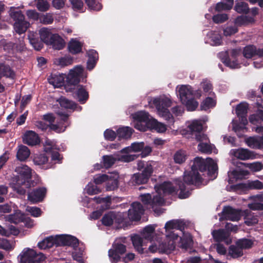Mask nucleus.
<instances>
[{
    "instance_id": "nucleus-1",
    "label": "nucleus",
    "mask_w": 263,
    "mask_h": 263,
    "mask_svg": "<svg viewBox=\"0 0 263 263\" xmlns=\"http://www.w3.org/2000/svg\"><path fill=\"white\" fill-rule=\"evenodd\" d=\"M83 71L82 66H76L70 70L65 85L66 91L73 92V97L82 104H85L89 99V93L85 86L79 84Z\"/></svg>"
},
{
    "instance_id": "nucleus-2",
    "label": "nucleus",
    "mask_w": 263,
    "mask_h": 263,
    "mask_svg": "<svg viewBox=\"0 0 263 263\" xmlns=\"http://www.w3.org/2000/svg\"><path fill=\"white\" fill-rule=\"evenodd\" d=\"M207 162L208 158L205 160L198 157L194 158L191 170L185 171L184 173L183 181L186 185H193L197 187H199L203 179L200 175L199 171L201 172L206 171Z\"/></svg>"
},
{
    "instance_id": "nucleus-3",
    "label": "nucleus",
    "mask_w": 263,
    "mask_h": 263,
    "mask_svg": "<svg viewBox=\"0 0 263 263\" xmlns=\"http://www.w3.org/2000/svg\"><path fill=\"white\" fill-rule=\"evenodd\" d=\"M176 184L178 189L175 187L170 181H164L163 183L157 184L155 186V189L157 193H162L164 195L177 194L180 191L178 197L180 199L188 198L191 194L193 188L187 187L186 184L183 180L178 179L176 180Z\"/></svg>"
},
{
    "instance_id": "nucleus-4",
    "label": "nucleus",
    "mask_w": 263,
    "mask_h": 263,
    "mask_svg": "<svg viewBox=\"0 0 263 263\" xmlns=\"http://www.w3.org/2000/svg\"><path fill=\"white\" fill-rule=\"evenodd\" d=\"M180 100L184 105L187 111H193L196 109L199 104L193 98V90L190 86H182L178 90Z\"/></svg>"
},
{
    "instance_id": "nucleus-5",
    "label": "nucleus",
    "mask_w": 263,
    "mask_h": 263,
    "mask_svg": "<svg viewBox=\"0 0 263 263\" xmlns=\"http://www.w3.org/2000/svg\"><path fill=\"white\" fill-rule=\"evenodd\" d=\"M157 109L159 114L167 121L168 124L171 126L174 124L175 119L172 114L168 109L172 104L171 100L167 98L155 99L154 100Z\"/></svg>"
},
{
    "instance_id": "nucleus-6",
    "label": "nucleus",
    "mask_w": 263,
    "mask_h": 263,
    "mask_svg": "<svg viewBox=\"0 0 263 263\" xmlns=\"http://www.w3.org/2000/svg\"><path fill=\"white\" fill-rule=\"evenodd\" d=\"M15 172L17 175L15 177L13 181L18 184H26L27 187H31L33 182L31 180V170L26 165L21 164L15 168Z\"/></svg>"
},
{
    "instance_id": "nucleus-7",
    "label": "nucleus",
    "mask_w": 263,
    "mask_h": 263,
    "mask_svg": "<svg viewBox=\"0 0 263 263\" xmlns=\"http://www.w3.org/2000/svg\"><path fill=\"white\" fill-rule=\"evenodd\" d=\"M20 256L21 263H41L45 259L44 254L29 248L24 249Z\"/></svg>"
},
{
    "instance_id": "nucleus-8",
    "label": "nucleus",
    "mask_w": 263,
    "mask_h": 263,
    "mask_svg": "<svg viewBox=\"0 0 263 263\" xmlns=\"http://www.w3.org/2000/svg\"><path fill=\"white\" fill-rule=\"evenodd\" d=\"M187 132L191 135L192 136H194L197 141L206 142L207 141L208 137L202 132L203 125L200 121L197 120L193 121L187 126Z\"/></svg>"
},
{
    "instance_id": "nucleus-9",
    "label": "nucleus",
    "mask_w": 263,
    "mask_h": 263,
    "mask_svg": "<svg viewBox=\"0 0 263 263\" xmlns=\"http://www.w3.org/2000/svg\"><path fill=\"white\" fill-rule=\"evenodd\" d=\"M144 209L142 204L139 202H134L131 204V208L127 214L130 224L133 221H137L141 219V215L144 213Z\"/></svg>"
},
{
    "instance_id": "nucleus-10",
    "label": "nucleus",
    "mask_w": 263,
    "mask_h": 263,
    "mask_svg": "<svg viewBox=\"0 0 263 263\" xmlns=\"http://www.w3.org/2000/svg\"><path fill=\"white\" fill-rule=\"evenodd\" d=\"M47 193L44 187H39L32 190L27 194L28 200L31 203H37L43 201Z\"/></svg>"
},
{
    "instance_id": "nucleus-11",
    "label": "nucleus",
    "mask_w": 263,
    "mask_h": 263,
    "mask_svg": "<svg viewBox=\"0 0 263 263\" xmlns=\"http://www.w3.org/2000/svg\"><path fill=\"white\" fill-rule=\"evenodd\" d=\"M240 210L234 209L230 206H224L221 213L220 220L238 221L240 218Z\"/></svg>"
},
{
    "instance_id": "nucleus-12",
    "label": "nucleus",
    "mask_w": 263,
    "mask_h": 263,
    "mask_svg": "<svg viewBox=\"0 0 263 263\" xmlns=\"http://www.w3.org/2000/svg\"><path fill=\"white\" fill-rule=\"evenodd\" d=\"M113 249L108 251V256L112 262H117L121 260V255L124 254L126 251V246L120 243L112 245Z\"/></svg>"
},
{
    "instance_id": "nucleus-13",
    "label": "nucleus",
    "mask_w": 263,
    "mask_h": 263,
    "mask_svg": "<svg viewBox=\"0 0 263 263\" xmlns=\"http://www.w3.org/2000/svg\"><path fill=\"white\" fill-rule=\"evenodd\" d=\"M240 53V50L233 49L230 51V56L226 55L222 59V62L226 66L232 69L239 68L240 66L238 63L237 58Z\"/></svg>"
},
{
    "instance_id": "nucleus-14",
    "label": "nucleus",
    "mask_w": 263,
    "mask_h": 263,
    "mask_svg": "<svg viewBox=\"0 0 263 263\" xmlns=\"http://www.w3.org/2000/svg\"><path fill=\"white\" fill-rule=\"evenodd\" d=\"M59 246H69L76 249L79 245V239L70 235H57Z\"/></svg>"
},
{
    "instance_id": "nucleus-15",
    "label": "nucleus",
    "mask_w": 263,
    "mask_h": 263,
    "mask_svg": "<svg viewBox=\"0 0 263 263\" xmlns=\"http://www.w3.org/2000/svg\"><path fill=\"white\" fill-rule=\"evenodd\" d=\"M153 163V161H139L137 163V168L144 176L149 178L154 172Z\"/></svg>"
},
{
    "instance_id": "nucleus-16",
    "label": "nucleus",
    "mask_w": 263,
    "mask_h": 263,
    "mask_svg": "<svg viewBox=\"0 0 263 263\" xmlns=\"http://www.w3.org/2000/svg\"><path fill=\"white\" fill-rule=\"evenodd\" d=\"M160 194V193H157L156 195L153 196L152 198L151 205L154 212L158 215H160L163 212L162 209L160 206L164 204V198L161 197Z\"/></svg>"
},
{
    "instance_id": "nucleus-17",
    "label": "nucleus",
    "mask_w": 263,
    "mask_h": 263,
    "mask_svg": "<svg viewBox=\"0 0 263 263\" xmlns=\"http://www.w3.org/2000/svg\"><path fill=\"white\" fill-rule=\"evenodd\" d=\"M24 143L29 146L39 144L40 139L38 135L32 130H28L25 133L23 138Z\"/></svg>"
},
{
    "instance_id": "nucleus-18",
    "label": "nucleus",
    "mask_w": 263,
    "mask_h": 263,
    "mask_svg": "<svg viewBox=\"0 0 263 263\" xmlns=\"http://www.w3.org/2000/svg\"><path fill=\"white\" fill-rule=\"evenodd\" d=\"M249 172L247 170L236 169L228 172L229 183H233L234 181L238 180H242L245 177L248 175Z\"/></svg>"
},
{
    "instance_id": "nucleus-19",
    "label": "nucleus",
    "mask_w": 263,
    "mask_h": 263,
    "mask_svg": "<svg viewBox=\"0 0 263 263\" xmlns=\"http://www.w3.org/2000/svg\"><path fill=\"white\" fill-rule=\"evenodd\" d=\"M33 161L36 165L41 168L47 170L51 167L50 163H48V157L45 154H35L33 157Z\"/></svg>"
},
{
    "instance_id": "nucleus-20",
    "label": "nucleus",
    "mask_w": 263,
    "mask_h": 263,
    "mask_svg": "<svg viewBox=\"0 0 263 263\" xmlns=\"http://www.w3.org/2000/svg\"><path fill=\"white\" fill-rule=\"evenodd\" d=\"M54 246L58 247L57 235L55 237L52 236L47 237L44 239L42 241L38 242L37 244L39 248L41 249L51 248Z\"/></svg>"
},
{
    "instance_id": "nucleus-21",
    "label": "nucleus",
    "mask_w": 263,
    "mask_h": 263,
    "mask_svg": "<svg viewBox=\"0 0 263 263\" xmlns=\"http://www.w3.org/2000/svg\"><path fill=\"white\" fill-rule=\"evenodd\" d=\"M47 45L51 46L54 49L61 50L64 47L65 42L58 34H54L50 37V40Z\"/></svg>"
},
{
    "instance_id": "nucleus-22",
    "label": "nucleus",
    "mask_w": 263,
    "mask_h": 263,
    "mask_svg": "<svg viewBox=\"0 0 263 263\" xmlns=\"http://www.w3.org/2000/svg\"><path fill=\"white\" fill-rule=\"evenodd\" d=\"M231 153L235 157L242 160H248L253 157L252 152L248 149L238 148L232 149Z\"/></svg>"
},
{
    "instance_id": "nucleus-23",
    "label": "nucleus",
    "mask_w": 263,
    "mask_h": 263,
    "mask_svg": "<svg viewBox=\"0 0 263 263\" xmlns=\"http://www.w3.org/2000/svg\"><path fill=\"white\" fill-rule=\"evenodd\" d=\"M248 110V104L247 103H240L236 106V113L237 117L241 119L244 124L247 123V115Z\"/></svg>"
},
{
    "instance_id": "nucleus-24",
    "label": "nucleus",
    "mask_w": 263,
    "mask_h": 263,
    "mask_svg": "<svg viewBox=\"0 0 263 263\" xmlns=\"http://www.w3.org/2000/svg\"><path fill=\"white\" fill-rule=\"evenodd\" d=\"M58 102L60 105V106L66 109H70L73 110H81L82 107L81 106H79L76 102L69 100L65 97H61Z\"/></svg>"
},
{
    "instance_id": "nucleus-25",
    "label": "nucleus",
    "mask_w": 263,
    "mask_h": 263,
    "mask_svg": "<svg viewBox=\"0 0 263 263\" xmlns=\"http://www.w3.org/2000/svg\"><path fill=\"white\" fill-rule=\"evenodd\" d=\"M133 118L135 121L140 123H144L149 127L151 121L153 119L149 118V115L145 111H140L133 115Z\"/></svg>"
},
{
    "instance_id": "nucleus-26",
    "label": "nucleus",
    "mask_w": 263,
    "mask_h": 263,
    "mask_svg": "<svg viewBox=\"0 0 263 263\" xmlns=\"http://www.w3.org/2000/svg\"><path fill=\"white\" fill-rule=\"evenodd\" d=\"M15 73L10 66L4 63H0V80L3 77L13 79Z\"/></svg>"
},
{
    "instance_id": "nucleus-27",
    "label": "nucleus",
    "mask_w": 263,
    "mask_h": 263,
    "mask_svg": "<svg viewBox=\"0 0 263 263\" xmlns=\"http://www.w3.org/2000/svg\"><path fill=\"white\" fill-rule=\"evenodd\" d=\"M88 59L87 62V68L91 70L95 67L99 59L98 53L94 49L89 50L87 52Z\"/></svg>"
},
{
    "instance_id": "nucleus-28",
    "label": "nucleus",
    "mask_w": 263,
    "mask_h": 263,
    "mask_svg": "<svg viewBox=\"0 0 263 263\" xmlns=\"http://www.w3.org/2000/svg\"><path fill=\"white\" fill-rule=\"evenodd\" d=\"M246 143L252 148L261 149L263 148V136L250 137L247 139Z\"/></svg>"
},
{
    "instance_id": "nucleus-29",
    "label": "nucleus",
    "mask_w": 263,
    "mask_h": 263,
    "mask_svg": "<svg viewBox=\"0 0 263 263\" xmlns=\"http://www.w3.org/2000/svg\"><path fill=\"white\" fill-rule=\"evenodd\" d=\"M82 44L76 39H72L68 43L69 51L72 54H77L82 52Z\"/></svg>"
},
{
    "instance_id": "nucleus-30",
    "label": "nucleus",
    "mask_w": 263,
    "mask_h": 263,
    "mask_svg": "<svg viewBox=\"0 0 263 263\" xmlns=\"http://www.w3.org/2000/svg\"><path fill=\"white\" fill-rule=\"evenodd\" d=\"M115 223L119 225L122 224L123 227L130 225L126 213H116L115 212Z\"/></svg>"
},
{
    "instance_id": "nucleus-31",
    "label": "nucleus",
    "mask_w": 263,
    "mask_h": 263,
    "mask_svg": "<svg viewBox=\"0 0 263 263\" xmlns=\"http://www.w3.org/2000/svg\"><path fill=\"white\" fill-rule=\"evenodd\" d=\"M234 10L240 14H247L250 12V8L248 3L242 0L236 1Z\"/></svg>"
},
{
    "instance_id": "nucleus-32",
    "label": "nucleus",
    "mask_w": 263,
    "mask_h": 263,
    "mask_svg": "<svg viewBox=\"0 0 263 263\" xmlns=\"http://www.w3.org/2000/svg\"><path fill=\"white\" fill-rule=\"evenodd\" d=\"M29 26V23L24 20L20 22H14L13 24V28L17 33L21 34L26 31Z\"/></svg>"
},
{
    "instance_id": "nucleus-33",
    "label": "nucleus",
    "mask_w": 263,
    "mask_h": 263,
    "mask_svg": "<svg viewBox=\"0 0 263 263\" xmlns=\"http://www.w3.org/2000/svg\"><path fill=\"white\" fill-rule=\"evenodd\" d=\"M30 154L29 149L26 146L21 145L18 146L16 157L20 161H25L29 157Z\"/></svg>"
},
{
    "instance_id": "nucleus-34",
    "label": "nucleus",
    "mask_w": 263,
    "mask_h": 263,
    "mask_svg": "<svg viewBox=\"0 0 263 263\" xmlns=\"http://www.w3.org/2000/svg\"><path fill=\"white\" fill-rule=\"evenodd\" d=\"M25 214L17 211L12 214L9 215L6 219L8 221L14 224H17L23 222Z\"/></svg>"
},
{
    "instance_id": "nucleus-35",
    "label": "nucleus",
    "mask_w": 263,
    "mask_h": 263,
    "mask_svg": "<svg viewBox=\"0 0 263 263\" xmlns=\"http://www.w3.org/2000/svg\"><path fill=\"white\" fill-rule=\"evenodd\" d=\"M236 24L238 26H245L255 22L253 17L248 15L238 16L235 20Z\"/></svg>"
},
{
    "instance_id": "nucleus-36",
    "label": "nucleus",
    "mask_w": 263,
    "mask_h": 263,
    "mask_svg": "<svg viewBox=\"0 0 263 263\" xmlns=\"http://www.w3.org/2000/svg\"><path fill=\"white\" fill-rule=\"evenodd\" d=\"M102 223L106 227H110L115 222V212L110 211L105 214L101 219Z\"/></svg>"
},
{
    "instance_id": "nucleus-37",
    "label": "nucleus",
    "mask_w": 263,
    "mask_h": 263,
    "mask_svg": "<svg viewBox=\"0 0 263 263\" xmlns=\"http://www.w3.org/2000/svg\"><path fill=\"white\" fill-rule=\"evenodd\" d=\"M132 241L133 246L137 251L141 254H143L144 253V249L142 248L143 238L139 235L136 234L132 237Z\"/></svg>"
},
{
    "instance_id": "nucleus-38",
    "label": "nucleus",
    "mask_w": 263,
    "mask_h": 263,
    "mask_svg": "<svg viewBox=\"0 0 263 263\" xmlns=\"http://www.w3.org/2000/svg\"><path fill=\"white\" fill-rule=\"evenodd\" d=\"M117 132L119 138L128 139L131 137L134 130L132 128L126 126L119 128Z\"/></svg>"
},
{
    "instance_id": "nucleus-39",
    "label": "nucleus",
    "mask_w": 263,
    "mask_h": 263,
    "mask_svg": "<svg viewBox=\"0 0 263 263\" xmlns=\"http://www.w3.org/2000/svg\"><path fill=\"white\" fill-rule=\"evenodd\" d=\"M187 157L186 151L179 149L174 154L173 159L175 163L181 164L185 162Z\"/></svg>"
},
{
    "instance_id": "nucleus-40",
    "label": "nucleus",
    "mask_w": 263,
    "mask_h": 263,
    "mask_svg": "<svg viewBox=\"0 0 263 263\" xmlns=\"http://www.w3.org/2000/svg\"><path fill=\"white\" fill-rule=\"evenodd\" d=\"M245 223L248 226H251L258 223V219L256 216H254L250 211H245Z\"/></svg>"
},
{
    "instance_id": "nucleus-41",
    "label": "nucleus",
    "mask_w": 263,
    "mask_h": 263,
    "mask_svg": "<svg viewBox=\"0 0 263 263\" xmlns=\"http://www.w3.org/2000/svg\"><path fill=\"white\" fill-rule=\"evenodd\" d=\"M49 82L57 87H59L65 85L66 81H64V78L61 75L53 74L49 79Z\"/></svg>"
},
{
    "instance_id": "nucleus-42",
    "label": "nucleus",
    "mask_w": 263,
    "mask_h": 263,
    "mask_svg": "<svg viewBox=\"0 0 263 263\" xmlns=\"http://www.w3.org/2000/svg\"><path fill=\"white\" fill-rule=\"evenodd\" d=\"M52 34L50 30L47 28H42L39 31V35L43 43L48 44Z\"/></svg>"
},
{
    "instance_id": "nucleus-43",
    "label": "nucleus",
    "mask_w": 263,
    "mask_h": 263,
    "mask_svg": "<svg viewBox=\"0 0 263 263\" xmlns=\"http://www.w3.org/2000/svg\"><path fill=\"white\" fill-rule=\"evenodd\" d=\"M73 62V58L70 56H65L57 59L54 63L62 67L71 65Z\"/></svg>"
},
{
    "instance_id": "nucleus-44",
    "label": "nucleus",
    "mask_w": 263,
    "mask_h": 263,
    "mask_svg": "<svg viewBox=\"0 0 263 263\" xmlns=\"http://www.w3.org/2000/svg\"><path fill=\"white\" fill-rule=\"evenodd\" d=\"M216 105V101L211 97H206L201 103L200 106L201 110H207Z\"/></svg>"
},
{
    "instance_id": "nucleus-45",
    "label": "nucleus",
    "mask_w": 263,
    "mask_h": 263,
    "mask_svg": "<svg viewBox=\"0 0 263 263\" xmlns=\"http://www.w3.org/2000/svg\"><path fill=\"white\" fill-rule=\"evenodd\" d=\"M256 47L253 45H247L244 47L243 55L247 59H251L255 57Z\"/></svg>"
},
{
    "instance_id": "nucleus-46",
    "label": "nucleus",
    "mask_w": 263,
    "mask_h": 263,
    "mask_svg": "<svg viewBox=\"0 0 263 263\" xmlns=\"http://www.w3.org/2000/svg\"><path fill=\"white\" fill-rule=\"evenodd\" d=\"M149 179L141 173L134 174L132 177L133 182L135 184H145L148 182Z\"/></svg>"
},
{
    "instance_id": "nucleus-47",
    "label": "nucleus",
    "mask_w": 263,
    "mask_h": 263,
    "mask_svg": "<svg viewBox=\"0 0 263 263\" xmlns=\"http://www.w3.org/2000/svg\"><path fill=\"white\" fill-rule=\"evenodd\" d=\"M207 165L206 171H208L209 176H212L214 175L217 171V165L214 162L213 159L211 158H208Z\"/></svg>"
},
{
    "instance_id": "nucleus-48",
    "label": "nucleus",
    "mask_w": 263,
    "mask_h": 263,
    "mask_svg": "<svg viewBox=\"0 0 263 263\" xmlns=\"http://www.w3.org/2000/svg\"><path fill=\"white\" fill-rule=\"evenodd\" d=\"M149 128L154 129L159 133H164L166 130V125L164 124L159 122L154 119L151 120Z\"/></svg>"
},
{
    "instance_id": "nucleus-49",
    "label": "nucleus",
    "mask_w": 263,
    "mask_h": 263,
    "mask_svg": "<svg viewBox=\"0 0 263 263\" xmlns=\"http://www.w3.org/2000/svg\"><path fill=\"white\" fill-rule=\"evenodd\" d=\"M2 45L3 46V48L4 51L6 52L9 54H14L15 52V43H14L12 42H6L5 40L2 41Z\"/></svg>"
},
{
    "instance_id": "nucleus-50",
    "label": "nucleus",
    "mask_w": 263,
    "mask_h": 263,
    "mask_svg": "<svg viewBox=\"0 0 263 263\" xmlns=\"http://www.w3.org/2000/svg\"><path fill=\"white\" fill-rule=\"evenodd\" d=\"M45 151L51 153V161H54V163H62L63 157L58 152L53 151L52 147L46 148Z\"/></svg>"
},
{
    "instance_id": "nucleus-51",
    "label": "nucleus",
    "mask_w": 263,
    "mask_h": 263,
    "mask_svg": "<svg viewBox=\"0 0 263 263\" xmlns=\"http://www.w3.org/2000/svg\"><path fill=\"white\" fill-rule=\"evenodd\" d=\"M103 165L105 168L111 167L116 162L117 159L112 155H104L103 156Z\"/></svg>"
},
{
    "instance_id": "nucleus-52",
    "label": "nucleus",
    "mask_w": 263,
    "mask_h": 263,
    "mask_svg": "<svg viewBox=\"0 0 263 263\" xmlns=\"http://www.w3.org/2000/svg\"><path fill=\"white\" fill-rule=\"evenodd\" d=\"M119 181L117 178H110L106 181V190L107 191H114L118 189Z\"/></svg>"
},
{
    "instance_id": "nucleus-53",
    "label": "nucleus",
    "mask_w": 263,
    "mask_h": 263,
    "mask_svg": "<svg viewBox=\"0 0 263 263\" xmlns=\"http://www.w3.org/2000/svg\"><path fill=\"white\" fill-rule=\"evenodd\" d=\"M85 1L90 10L99 11L102 9V5L98 0H85Z\"/></svg>"
},
{
    "instance_id": "nucleus-54",
    "label": "nucleus",
    "mask_w": 263,
    "mask_h": 263,
    "mask_svg": "<svg viewBox=\"0 0 263 263\" xmlns=\"http://www.w3.org/2000/svg\"><path fill=\"white\" fill-rule=\"evenodd\" d=\"M11 18L14 22H20L25 20V15L21 10H12L10 13Z\"/></svg>"
},
{
    "instance_id": "nucleus-55",
    "label": "nucleus",
    "mask_w": 263,
    "mask_h": 263,
    "mask_svg": "<svg viewBox=\"0 0 263 263\" xmlns=\"http://www.w3.org/2000/svg\"><path fill=\"white\" fill-rule=\"evenodd\" d=\"M73 10L81 12H84V3L82 0H69Z\"/></svg>"
},
{
    "instance_id": "nucleus-56",
    "label": "nucleus",
    "mask_w": 263,
    "mask_h": 263,
    "mask_svg": "<svg viewBox=\"0 0 263 263\" xmlns=\"http://www.w3.org/2000/svg\"><path fill=\"white\" fill-rule=\"evenodd\" d=\"M253 245V241L247 238L239 239L236 242V245L242 249L251 248Z\"/></svg>"
},
{
    "instance_id": "nucleus-57",
    "label": "nucleus",
    "mask_w": 263,
    "mask_h": 263,
    "mask_svg": "<svg viewBox=\"0 0 263 263\" xmlns=\"http://www.w3.org/2000/svg\"><path fill=\"white\" fill-rule=\"evenodd\" d=\"M249 120L253 124H256L259 121H263V110H259L257 113L250 115Z\"/></svg>"
},
{
    "instance_id": "nucleus-58",
    "label": "nucleus",
    "mask_w": 263,
    "mask_h": 263,
    "mask_svg": "<svg viewBox=\"0 0 263 263\" xmlns=\"http://www.w3.org/2000/svg\"><path fill=\"white\" fill-rule=\"evenodd\" d=\"M243 164L246 167L254 172H259L263 169V164L260 162L257 161L252 163Z\"/></svg>"
},
{
    "instance_id": "nucleus-59",
    "label": "nucleus",
    "mask_w": 263,
    "mask_h": 263,
    "mask_svg": "<svg viewBox=\"0 0 263 263\" xmlns=\"http://www.w3.org/2000/svg\"><path fill=\"white\" fill-rule=\"evenodd\" d=\"M212 234L214 238L217 240H223L228 237V234L223 229L214 231Z\"/></svg>"
},
{
    "instance_id": "nucleus-60",
    "label": "nucleus",
    "mask_w": 263,
    "mask_h": 263,
    "mask_svg": "<svg viewBox=\"0 0 263 263\" xmlns=\"http://www.w3.org/2000/svg\"><path fill=\"white\" fill-rule=\"evenodd\" d=\"M36 7L40 11L45 12L49 9L50 5L47 0H37Z\"/></svg>"
},
{
    "instance_id": "nucleus-61",
    "label": "nucleus",
    "mask_w": 263,
    "mask_h": 263,
    "mask_svg": "<svg viewBox=\"0 0 263 263\" xmlns=\"http://www.w3.org/2000/svg\"><path fill=\"white\" fill-rule=\"evenodd\" d=\"M229 19L227 14H217L212 17V20L216 24H221L225 22Z\"/></svg>"
},
{
    "instance_id": "nucleus-62",
    "label": "nucleus",
    "mask_w": 263,
    "mask_h": 263,
    "mask_svg": "<svg viewBox=\"0 0 263 263\" xmlns=\"http://www.w3.org/2000/svg\"><path fill=\"white\" fill-rule=\"evenodd\" d=\"M247 187L251 190H261L263 189V183L258 180L249 181L247 184Z\"/></svg>"
},
{
    "instance_id": "nucleus-63",
    "label": "nucleus",
    "mask_w": 263,
    "mask_h": 263,
    "mask_svg": "<svg viewBox=\"0 0 263 263\" xmlns=\"http://www.w3.org/2000/svg\"><path fill=\"white\" fill-rule=\"evenodd\" d=\"M101 192V189L96 184L89 183L87 185V193L89 195L98 194Z\"/></svg>"
},
{
    "instance_id": "nucleus-64",
    "label": "nucleus",
    "mask_w": 263,
    "mask_h": 263,
    "mask_svg": "<svg viewBox=\"0 0 263 263\" xmlns=\"http://www.w3.org/2000/svg\"><path fill=\"white\" fill-rule=\"evenodd\" d=\"M230 252L234 257H239L243 255L242 249L237 246H231L230 247Z\"/></svg>"
}]
</instances>
